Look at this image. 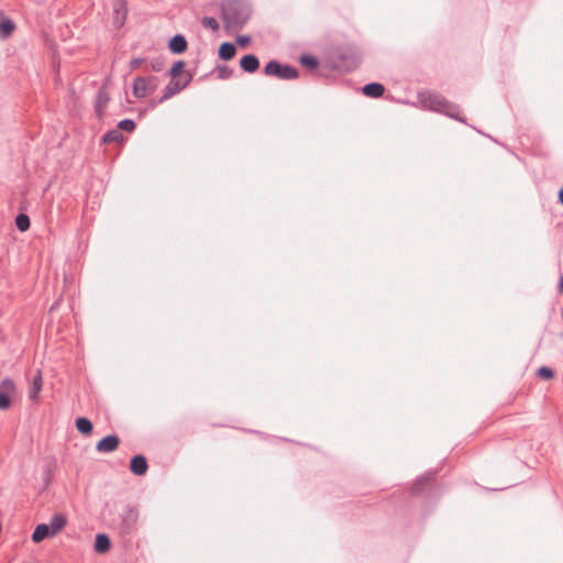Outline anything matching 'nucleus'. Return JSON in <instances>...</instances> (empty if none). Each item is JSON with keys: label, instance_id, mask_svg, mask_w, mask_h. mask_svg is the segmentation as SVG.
Wrapping results in <instances>:
<instances>
[{"label": "nucleus", "instance_id": "obj_1", "mask_svg": "<svg viewBox=\"0 0 563 563\" xmlns=\"http://www.w3.org/2000/svg\"><path fill=\"white\" fill-rule=\"evenodd\" d=\"M418 98L423 108L445 113L450 118H453L460 122H464V119L459 117V108L455 104L449 102L440 93L424 91L419 92Z\"/></svg>", "mask_w": 563, "mask_h": 563}, {"label": "nucleus", "instance_id": "obj_2", "mask_svg": "<svg viewBox=\"0 0 563 563\" xmlns=\"http://www.w3.org/2000/svg\"><path fill=\"white\" fill-rule=\"evenodd\" d=\"M223 18L229 26L241 27L249 19V9L240 1L228 2L223 7Z\"/></svg>", "mask_w": 563, "mask_h": 563}, {"label": "nucleus", "instance_id": "obj_3", "mask_svg": "<svg viewBox=\"0 0 563 563\" xmlns=\"http://www.w3.org/2000/svg\"><path fill=\"white\" fill-rule=\"evenodd\" d=\"M266 76H274L283 80H291L298 77V70L291 65H283L277 60L268 62L264 67Z\"/></svg>", "mask_w": 563, "mask_h": 563}, {"label": "nucleus", "instance_id": "obj_4", "mask_svg": "<svg viewBox=\"0 0 563 563\" xmlns=\"http://www.w3.org/2000/svg\"><path fill=\"white\" fill-rule=\"evenodd\" d=\"M158 84L156 76L137 77L133 81V95L137 99L145 98L157 89Z\"/></svg>", "mask_w": 563, "mask_h": 563}, {"label": "nucleus", "instance_id": "obj_5", "mask_svg": "<svg viewBox=\"0 0 563 563\" xmlns=\"http://www.w3.org/2000/svg\"><path fill=\"white\" fill-rule=\"evenodd\" d=\"M139 512L133 506H125L121 514L120 532L122 534L130 533L136 526Z\"/></svg>", "mask_w": 563, "mask_h": 563}, {"label": "nucleus", "instance_id": "obj_6", "mask_svg": "<svg viewBox=\"0 0 563 563\" xmlns=\"http://www.w3.org/2000/svg\"><path fill=\"white\" fill-rule=\"evenodd\" d=\"M15 393L14 382L7 377L0 383V410H7L11 406V398Z\"/></svg>", "mask_w": 563, "mask_h": 563}, {"label": "nucleus", "instance_id": "obj_7", "mask_svg": "<svg viewBox=\"0 0 563 563\" xmlns=\"http://www.w3.org/2000/svg\"><path fill=\"white\" fill-rule=\"evenodd\" d=\"M120 444V439L115 434H110L101 439L97 445L96 449L98 452L102 453H111L118 449Z\"/></svg>", "mask_w": 563, "mask_h": 563}, {"label": "nucleus", "instance_id": "obj_8", "mask_svg": "<svg viewBox=\"0 0 563 563\" xmlns=\"http://www.w3.org/2000/svg\"><path fill=\"white\" fill-rule=\"evenodd\" d=\"M113 23L115 26L121 27L126 19L128 8L125 0H113Z\"/></svg>", "mask_w": 563, "mask_h": 563}, {"label": "nucleus", "instance_id": "obj_9", "mask_svg": "<svg viewBox=\"0 0 563 563\" xmlns=\"http://www.w3.org/2000/svg\"><path fill=\"white\" fill-rule=\"evenodd\" d=\"M190 80H191V76H189L188 80L183 85H180L178 81L170 80L165 86L159 101L161 102L166 101V100L170 99L172 97H174L175 95H177L180 90H183L188 85V82Z\"/></svg>", "mask_w": 563, "mask_h": 563}, {"label": "nucleus", "instance_id": "obj_10", "mask_svg": "<svg viewBox=\"0 0 563 563\" xmlns=\"http://www.w3.org/2000/svg\"><path fill=\"white\" fill-rule=\"evenodd\" d=\"M147 462L143 455H135L130 462V468L135 475L142 476L147 472Z\"/></svg>", "mask_w": 563, "mask_h": 563}, {"label": "nucleus", "instance_id": "obj_11", "mask_svg": "<svg viewBox=\"0 0 563 563\" xmlns=\"http://www.w3.org/2000/svg\"><path fill=\"white\" fill-rule=\"evenodd\" d=\"M169 49L174 54H181L187 49V40L181 34H176L169 41Z\"/></svg>", "mask_w": 563, "mask_h": 563}, {"label": "nucleus", "instance_id": "obj_12", "mask_svg": "<svg viewBox=\"0 0 563 563\" xmlns=\"http://www.w3.org/2000/svg\"><path fill=\"white\" fill-rule=\"evenodd\" d=\"M240 66L246 73H254L260 67V60L255 55L249 54L241 58Z\"/></svg>", "mask_w": 563, "mask_h": 563}, {"label": "nucleus", "instance_id": "obj_13", "mask_svg": "<svg viewBox=\"0 0 563 563\" xmlns=\"http://www.w3.org/2000/svg\"><path fill=\"white\" fill-rule=\"evenodd\" d=\"M362 91L367 97L379 98L384 95L385 87L379 82H371L365 85L362 88Z\"/></svg>", "mask_w": 563, "mask_h": 563}, {"label": "nucleus", "instance_id": "obj_14", "mask_svg": "<svg viewBox=\"0 0 563 563\" xmlns=\"http://www.w3.org/2000/svg\"><path fill=\"white\" fill-rule=\"evenodd\" d=\"M42 387H43V378H42L41 372L38 371L36 373V375L32 378L31 387L29 390V398L32 400L37 399L38 394L42 390Z\"/></svg>", "mask_w": 563, "mask_h": 563}, {"label": "nucleus", "instance_id": "obj_15", "mask_svg": "<svg viewBox=\"0 0 563 563\" xmlns=\"http://www.w3.org/2000/svg\"><path fill=\"white\" fill-rule=\"evenodd\" d=\"M111 547L110 538L106 533H98L95 540V550L98 553H106Z\"/></svg>", "mask_w": 563, "mask_h": 563}, {"label": "nucleus", "instance_id": "obj_16", "mask_svg": "<svg viewBox=\"0 0 563 563\" xmlns=\"http://www.w3.org/2000/svg\"><path fill=\"white\" fill-rule=\"evenodd\" d=\"M49 536H52V531H51L49 527L45 523H40L35 527V529L32 533V540L35 543H38Z\"/></svg>", "mask_w": 563, "mask_h": 563}, {"label": "nucleus", "instance_id": "obj_17", "mask_svg": "<svg viewBox=\"0 0 563 563\" xmlns=\"http://www.w3.org/2000/svg\"><path fill=\"white\" fill-rule=\"evenodd\" d=\"M236 54V48L234 44L230 42H224L219 47V57L223 60L232 59Z\"/></svg>", "mask_w": 563, "mask_h": 563}, {"label": "nucleus", "instance_id": "obj_18", "mask_svg": "<svg viewBox=\"0 0 563 563\" xmlns=\"http://www.w3.org/2000/svg\"><path fill=\"white\" fill-rule=\"evenodd\" d=\"M14 27H15V25H14L13 21L7 16H3L0 13V36H2V37L9 36L13 32Z\"/></svg>", "mask_w": 563, "mask_h": 563}, {"label": "nucleus", "instance_id": "obj_19", "mask_svg": "<svg viewBox=\"0 0 563 563\" xmlns=\"http://www.w3.org/2000/svg\"><path fill=\"white\" fill-rule=\"evenodd\" d=\"M108 101H109V96L106 92V90H103V89L99 90V92L97 95L96 106H95L96 112L98 113L99 117L102 115V111L106 108Z\"/></svg>", "mask_w": 563, "mask_h": 563}, {"label": "nucleus", "instance_id": "obj_20", "mask_svg": "<svg viewBox=\"0 0 563 563\" xmlns=\"http://www.w3.org/2000/svg\"><path fill=\"white\" fill-rule=\"evenodd\" d=\"M76 428L80 433L88 435L92 432L93 427L88 418L80 417L76 420Z\"/></svg>", "mask_w": 563, "mask_h": 563}, {"label": "nucleus", "instance_id": "obj_21", "mask_svg": "<svg viewBox=\"0 0 563 563\" xmlns=\"http://www.w3.org/2000/svg\"><path fill=\"white\" fill-rule=\"evenodd\" d=\"M66 525V518L63 515H55L49 523V529L52 531V536L56 534L60 531Z\"/></svg>", "mask_w": 563, "mask_h": 563}, {"label": "nucleus", "instance_id": "obj_22", "mask_svg": "<svg viewBox=\"0 0 563 563\" xmlns=\"http://www.w3.org/2000/svg\"><path fill=\"white\" fill-rule=\"evenodd\" d=\"M123 141V134L121 131L114 129V130H110L108 131L103 136H102V142L103 143H119V142H122Z\"/></svg>", "mask_w": 563, "mask_h": 563}, {"label": "nucleus", "instance_id": "obj_23", "mask_svg": "<svg viewBox=\"0 0 563 563\" xmlns=\"http://www.w3.org/2000/svg\"><path fill=\"white\" fill-rule=\"evenodd\" d=\"M15 225L20 231H26L30 228V218L24 213L18 214L15 218Z\"/></svg>", "mask_w": 563, "mask_h": 563}, {"label": "nucleus", "instance_id": "obj_24", "mask_svg": "<svg viewBox=\"0 0 563 563\" xmlns=\"http://www.w3.org/2000/svg\"><path fill=\"white\" fill-rule=\"evenodd\" d=\"M300 63L308 68H317L318 66V59L311 55H302Z\"/></svg>", "mask_w": 563, "mask_h": 563}, {"label": "nucleus", "instance_id": "obj_25", "mask_svg": "<svg viewBox=\"0 0 563 563\" xmlns=\"http://www.w3.org/2000/svg\"><path fill=\"white\" fill-rule=\"evenodd\" d=\"M216 70L220 79H229L233 74L232 69L225 65L217 66Z\"/></svg>", "mask_w": 563, "mask_h": 563}, {"label": "nucleus", "instance_id": "obj_26", "mask_svg": "<svg viewBox=\"0 0 563 563\" xmlns=\"http://www.w3.org/2000/svg\"><path fill=\"white\" fill-rule=\"evenodd\" d=\"M185 68V62L184 60H178L176 62L173 67L170 68L169 70V75L173 77V78H176L178 77L181 71L184 70Z\"/></svg>", "mask_w": 563, "mask_h": 563}, {"label": "nucleus", "instance_id": "obj_27", "mask_svg": "<svg viewBox=\"0 0 563 563\" xmlns=\"http://www.w3.org/2000/svg\"><path fill=\"white\" fill-rule=\"evenodd\" d=\"M120 130L132 132L135 129V122L131 119L121 120L118 124Z\"/></svg>", "mask_w": 563, "mask_h": 563}, {"label": "nucleus", "instance_id": "obj_28", "mask_svg": "<svg viewBox=\"0 0 563 563\" xmlns=\"http://www.w3.org/2000/svg\"><path fill=\"white\" fill-rule=\"evenodd\" d=\"M150 66H151V69L153 71L159 73V71H162L164 69L165 62H164L163 58L156 57V58L151 60Z\"/></svg>", "mask_w": 563, "mask_h": 563}, {"label": "nucleus", "instance_id": "obj_29", "mask_svg": "<svg viewBox=\"0 0 563 563\" xmlns=\"http://www.w3.org/2000/svg\"><path fill=\"white\" fill-rule=\"evenodd\" d=\"M538 376H540L541 378H544V379H551L554 377V371L550 367L541 366L538 369Z\"/></svg>", "mask_w": 563, "mask_h": 563}, {"label": "nucleus", "instance_id": "obj_30", "mask_svg": "<svg viewBox=\"0 0 563 563\" xmlns=\"http://www.w3.org/2000/svg\"><path fill=\"white\" fill-rule=\"evenodd\" d=\"M202 24L206 27H209V29H211L213 31H217L219 29V23H218L217 19L213 18V16H206V18H203Z\"/></svg>", "mask_w": 563, "mask_h": 563}, {"label": "nucleus", "instance_id": "obj_31", "mask_svg": "<svg viewBox=\"0 0 563 563\" xmlns=\"http://www.w3.org/2000/svg\"><path fill=\"white\" fill-rule=\"evenodd\" d=\"M144 62H145L144 58H133L130 62V67H131V69H137Z\"/></svg>", "mask_w": 563, "mask_h": 563}, {"label": "nucleus", "instance_id": "obj_32", "mask_svg": "<svg viewBox=\"0 0 563 563\" xmlns=\"http://www.w3.org/2000/svg\"><path fill=\"white\" fill-rule=\"evenodd\" d=\"M236 41L241 46H246L250 43L251 38L247 35H241L238 37Z\"/></svg>", "mask_w": 563, "mask_h": 563}, {"label": "nucleus", "instance_id": "obj_33", "mask_svg": "<svg viewBox=\"0 0 563 563\" xmlns=\"http://www.w3.org/2000/svg\"><path fill=\"white\" fill-rule=\"evenodd\" d=\"M424 481H427V478H424V477H422V478L418 479V481L415 483V485H413V490H415V492H418V490H419V486H420V484H421L422 482H424Z\"/></svg>", "mask_w": 563, "mask_h": 563}, {"label": "nucleus", "instance_id": "obj_34", "mask_svg": "<svg viewBox=\"0 0 563 563\" xmlns=\"http://www.w3.org/2000/svg\"><path fill=\"white\" fill-rule=\"evenodd\" d=\"M559 202L563 205V187L559 191Z\"/></svg>", "mask_w": 563, "mask_h": 563}, {"label": "nucleus", "instance_id": "obj_35", "mask_svg": "<svg viewBox=\"0 0 563 563\" xmlns=\"http://www.w3.org/2000/svg\"><path fill=\"white\" fill-rule=\"evenodd\" d=\"M559 289L561 292H563V275L560 278Z\"/></svg>", "mask_w": 563, "mask_h": 563}]
</instances>
